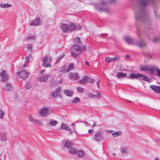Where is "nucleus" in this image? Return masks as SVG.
I'll list each match as a JSON object with an SVG mask.
<instances>
[{
    "label": "nucleus",
    "instance_id": "nucleus-9",
    "mask_svg": "<svg viewBox=\"0 0 160 160\" xmlns=\"http://www.w3.org/2000/svg\"><path fill=\"white\" fill-rule=\"evenodd\" d=\"M28 117L29 120L30 122L41 126L43 125V123L42 121L36 119L31 114H29Z\"/></svg>",
    "mask_w": 160,
    "mask_h": 160
},
{
    "label": "nucleus",
    "instance_id": "nucleus-46",
    "mask_svg": "<svg viewBox=\"0 0 160 160\" xmlns=\"http://www.w3.org/2000/svg\"><path fill=\"white\" fill-rule=\"evenodd\" d=\"M63 55H61L59 56L57 59V60L56 61V63H58L59 61H60V60L63 58Z\"/></svg>",
    "mask_w": 160,
    "mask_h": 160
},
{
    "label": "nucleus",
    "instance_id": "nucleus-61",
    "mask_svg": "<svg viewBox=\"0 0 160 160\" xmlns=\"http://www.w3.org/2000/svg\"><path fill=\"white\" fill-rule=\"evenodd\" d=\"M85 123L87 126H88V125H90V124L88 122H85Z\"/></svg>",
    "mask_w": 160,
    "mask_h": 160
},
{
    "label": "nucleus",
    "instance_id": "nucleus-20",
    "mask_svg": "<svg viewBox=\"0 0 160 160\" xmlns=\"http://www.w3.org/2000/svg\"><path fill=\"white\" fill-rule=\"evenodd\" d=\"M49 77V75L46 74L41 76L39 77V81L40 82H46L48 80Z\"/></svg>",
    "mask_w": 160,
    "mask_h": 160
},
{
    "label": "nucleus",
    "instance_id": "nucleus-23",
    "mask_svg": "<svg viewBox=\"0 0 160 160\" xmlns=\"http://www.w3.org/2000/svg\"><path fill=\"white\" fill-rule=\"evenodd\" d=\"M48 124L52 126H56L58 123V121L54 119H50L48 120Z\"/></svg>",
    "mask_w": 160,
    "mask_h": 160
},
{
    "label": "nucleus",
    "instance_id": "nucleus-3",
    "mask_svg": "<svg viewBox=\"0 0 160 160\" xmlns=\"http://www.w3.org/2000/svg\"><path fill=\"white\" fill-rule=\"evenodd\" d=\"M86 50V47L82 45L80 47L78 45H74L71 49V54L73 57H77L81 51H85Z\"/></svg>",
    "mask_w": 160,
    "mask_h": 160
},
{
    "label": "nucleus",
    "instance_id": "nucleus-18",
    "mask_svg": "<svg viewBox=\"0 0 160 160\" xmlns=\"http://www.w3.org/2000/svg\"><path fill=\"white\" fill-rule=\"evenodd\" d=\"M120 151L122 154L123 155H127L129 153V152L128 148L125 146H123L121 147Z\"/></svg>",
    "mask_w": 160,
    "mask_h": 160
},
{
    "label": "nucleus",
    "instance_id": "nucleus-58",
    "mask_svg": "<svg viewBox=\"0 0 160 160\" xmlns=\"http://www.w3.org/2000/svg\"><path fill=\"white\" fill-rule=\"evenodd\" d=\"M100 80H98V82H97V87L98 88H99V84L100 82Z\"/></svg>",
    "mask_w": 160,
    "mask_h": 160
},
{
    "label": "nucleus",
    "instance_id": "nucleus-35",
    "mask_svg": "<svg viewBox=\"0 0 160 160\" xmlns=\"http://www.w3.org/2000/svg\"><path fill=\"white\" fill-rule=\"evenodd\" d=\"M74 68V65L72 64H70L68 66V69L66 71V72H68Z\"/></svg>",
    "mask_w": 160,
    "mask_h": 160
},
{
    "label": "nucleus",
    "instance_id": "nucleus-22",
    "mask_svg": "<svg viewBox=\"0 0 160 160\" xmlns=\"http://www.w3.org/2000/svg\"><path fill=\"white\" fill-rule=\"evenodd\" d=\"M61 28L64 32H67L69 31V26L67 24H62L61 26Z\"/></svg>",
    "mask_w": 160,
    "mask_h": 160
},
{
    "label": "nucleus",
    "instance_id": "nucleus-15",
    "mask_svg": "<svg viewBox=\"0 0 160 160\" xmlns=\"http://www.w3.org/2000/svg\"><path fill=\"white\" fill-rule=\"evenodd\" d=\"M124 41L128 44H133L136 43V41L130 37H126L124 38Z\"/></svg>",
    "mask_w": 160,
    "mask_h": 160
},
{
    "label": "nucleus",
    "instance_id": "nucleus-37",
    "mask_svg": "<svg viewBox=\"0 0 160 160\" xmlns=\"http://www.w3.org/2000/svg\"><path fill=\"white\" fill-rule=\"evenodd\" d=\"M153 42L156 43L160 41V37H154L153 39H152Z\"/></svg>",
    "mask_w": 160,
    "mask_h": 160
},
{
    "label": "nucleus",
    "instance_id": "nucleus-43",
    "mask_svg": "<svg viewBox=\"0 0 160 160\" xmlns=\"http://www.w3.org/2000/svg\"><path fill=\"white\" fill-rule=\"evenodd\" d=\"M74 42L76 43H79L80 42V38H76L74 39Z\"/></svg>",
    "mask_w": 160,
    "mask_h": 160
},
{
    "label": "nucleus",
    "instance_id": "nucleus-56",
    "mask_svg": "<svg viewBox=\"0 0 160 160\" xmlns=\"http://www.w3.org/2000/svg\"><path fill=\"white\" fill-rule=\"evenodd\" d=\"M93 124L92 125V128H94V127H95L96 126V123L94 121H93Z\"/></svg>",
    "mask_w": 160,
    "mask_h": 160
},
{
    "label": "nucleus",
    "instance_id": "nucleus-45",
    "mask_svg": "<svg viewBox=\"0 0 160 160\" xmlns=\"http://www.w3.org/2000/svg\"><path fill=\"white\" fill-rule=\"evenodd\" d=\"M25 87L26 89H30L31 87V84L29 83H27L25 85Z\"/></svg>",
    "mask_w": 160,
    "mask_h": 160
},
{
    "label": "nucleus",
    "instance_id": "nucleus-63",
    "mask_svg": "<svg viewBox=\"0 0 160 160\" xmlns=\"http://www.w3.org/2000/svg\"><path fill=\"white\" fill-rule=\"evenodd\" d=\"M72 126H74L75 125V123H73L71 124Z\"/></svg>",
    "mask_w": 160,
    "mask_h": 160
},
{
    "label": "nucleus",
    "instance_id": "nucleus-25",
    "mask_svg": "<svg viewBox=\"0 0 160 160\" xmlns=\"http://www.w3.org/2000/svg\"><path fill=\"white\" fill-rule=\"evenodd\" d=\"M63 92L67 96L69 97H71L73 93L72 90H63Z\"/></svg>",
    "mask_w": 160,
    "mask_h": 160
},
{
    "label": "nucleus",
    "instance_id": "nucleus-8",
    "mask_svg": "<svg viewBox=\"0 0 160 160\" xmlns=\"http://www.w3.org/2000/svg\"><path fill=\"white\" fill-rule=\"evenodd\" d=\"M43 65L47 68H51L52 66L50 63L51 62V58L50 57H45L43 58Z\"/></svg>",
    "mask_w": 160,
    "mask_h": 160
},
{
    "label": "nucleus",
    "instance_id": "nucleus-27",
    "mask_svg": "<svg viewBox=\"0 0 160 160\" xmlns=\"http://www.w3.org/2000/svg\"><path fill=\"white\" fill-rule=\"evenodd\" d=\"M69 127L67 124L64 123H62L61 127L60 128V130H67L69 128Z\"/></svg>",
    "mask_w": 160,
    "mask_h": 160
},
{
    "label": "nucleus",
    "instance_id": "nucleus-49",
    "mask_svg": "<svg viewBox=\"0 0 160 160\" xmlns=\"http://www.w3.org/2000/svg\"><path fill=\"white\" fill-rule=\"evenodd\" d=\"M155 70H156L157 72V75L160 77V70L157 68H155Z\"/></svg>",
    "mask_w": 160,
    "mask_h": 160
},
{
    "label": "nucleus",
    "instance_id": "nucleus-4",
    "mask_svg": "<svg viewBox=\"0 0 160 160\" xmlns=\"http://www.w3.org/2000/svg\"><path fill=\"white\" fill-rule=\"evenodd\" d=\"M140 78H141V79L149 83H150L152 81L151 79L148 78L147 76L145 75H143L139 73H132L128 76V78L131 79H132L133 78L138 79Z\"/></svg>",
    "mask_w": 160,
    "mask_h": 160
},
{
    "label": "nucleus",
    "instance_id": "nucleus-34",
    "mask_svg": "<svg viewBox=\"0 0 160 160\" xmlns=\"http://www.w3.org/2000/svg\"><path fill=\"white\" fill-rule=\"evenodd\" d=\"M76 154L79 157H81L83 156L84 152L82 150H79L77 151Z\"/></svg>",
    "mask_w": 160,
    "mask_h": 160
},
{
    "label": "nucleus",
    "instance_id": "nucleus-40",
    "mask_svg": "<svg viewBox=\"0 0 160 160\" xmlns=\"http://www.w3.org/2000/svg\"><path fill=\"white\" fill-rule=\"evenodd\" d=\"M95 95L96 97H97V98H100L102 96L101 94L99 92H97Z\"/></svg>",
    "mask_w": 160,
    "mask_h": 160
},
{
    "label": "nucleus",
    "instance_id": "nucleus-7",
    "mask_svg": "<svg viewBox=\"0 0 160 160\" xmlns=\"http://www.w3.org/2000/svg\"><path fill=\"white\" fill-rule=\"evenodd\" d=\"M93 138L94 141L97 142L102 141L104 138L102 132L99 131L95 133L93 135Z\"/></svg>",
    "mask_w": 160,
    "mask_h": 160
},
{
    "label": "nucleus",
    "instance_id": "nucleus-51",
    "mask_svg": "<svg viewBox=\"0 0 160 160\" xmlns=\"http://www.w3.org/2000/svg\"><path fill=\"white\" fill-rule=\"evenodd\" d=\"M95 81V80L94 79H92L89 78V80H88V83H92L94 82Z\"/></svg>",
    "mask_w": 160,
    "mask_h": 160
},
{
    "label": "nucleus",
    "instance_id": "nucleus-39",
    "mask_svg": "<svg viewBox=\"0 0 160 160\" xmlns=\"http://www.w3.org/2000/svg\"><path fill=\"white\" fill-rule=\"evenodd\" d=\"M67 131H69V133L71 134H72V133L73 132H76V130L75 127H74V128L72 130H71L69 128L67 130Z\"/></svg>",
    "mask_w": 160,
    "mask_h": 160
},
{
    "label": "nucleus",
    "instance_id": "nucleus-6",
    "mask_svg": "<svg viewBox=\"0 0 160 160\" xmlns=\"http://www.w3.org/2000/svg\"><path fill=\"white\" fill-rule=\"evenodd\" d=\"M141 71L144 72L149 71L152 75H153L155 71V67H150L148 65L142 66L139 67Z\"/></svg>",
    "mask_w": 160,
    "mask_h": 160
},
{
    "label": "nucleus",
    "instance_id": "nucleus-54",
    "mask_svg": "<svg viewBox=\"0 0 160 160\" xmlns=\"http://www.w3.org/2000/svg\"><path fill=\"white\" fill-rule=\"evenodd\" d=\"M66 69V67L64 66H63L62 68H61V69L60 70V71L61 72H64Z\"/></svg>",
    "mask_w": 160,
    "mask_h": 160
},
{
    "label": "nucleus",
    "instance_id": "nucleus-64",
    "mask_svg": "<svg viewBox=\"0 0 160 160\" xmlns=\"http://www.w3.org/2000/svg\"><path fill=\"white\" fill-rule=\"evenodd\" d=\"M155 160H159L158 158H155Z\"/></svg>",
    "mask_w": 160,
    "mask_h": 160
},
{
    "label": "nucleus",
    "instance_id": "nucleus-36",
    "mask_svg": "<svg viewBox=\"0 0 160 160\" xmlns=\"http://www.w3.org/2000/svg\"><path fill=\"white\" fill-rule=\"evenodd\" d=\"M111 58L112 62H113L119 60L120 59V56L117 55Z\"/></svg>",
    "mask_w": 160,
    "mask_h": 160
},
{
    "label": "nucleus",
    "instance_id": "nucleus-10",
    "mask_svg": "<svg viewBox=\"0 0 160 160\" xmlns=\"http://www.w3.org/2000/svg\"><path fill=\"white\" fill-rule=\"evenodd\" d=\"M0 75L1 77V80L2 82H5L9 79V76L6 70H1L0 71Z\"/></svg>",
    "mask_w": 160,
    "mask_h": 160
},
{
    "label": "nucleus",
    "instance_id": "nucleus-32",
    "mask_svg": "<svg viewBox=\"0 0 160 160\" xmlns=\"http://www.w3.org/2000/svg\"><path fill=\"white\" fill-rule=\"evenodd\" d=\"M12 87L11 84L9 83H7L6 84V86L5 88V90L10 91L12 90Z\"/></svg>",
    "mask_w": 160,
    "mask_h": 160
},
{
    "label": "nucleus",
    "instance_id": "nucleus-12",
    "mask_svg": "<svg viewBox=\"0 0 160 160\" xmlns=\"http://www.w3.org/2000/svg\"><path fill=\"white\" fill-rule=\"evenodd\" d=\"M17 74L22 79H24L27 78L29 73L25 71H22L17 73Z\"/></svg>",
    "mask_w": 160,
    "mask_h": 160
},
{
    "label": "nucleus",
    "instance_id": "nucleus-30",
    "mask_svg": "<svg viewBox=\"0 0 160 160\" xmlns=\"http://www.w3.org/2000/svg\"><path fill=\"white\" fill-rule=\"evenodd\" d=\"M12 6L11 4H8L7 3L0 4V7L2 8H7Z\"/></svg>",
    "mask_w": 160,
    "mask_h": 160
},
{
    "label": "nucleus",
    "instance_id": "nucleus-55",
    "mask_svg": "<svg viewBox=\"0 0 160 160\" xmlns=\"http://www.w3.org/2000/svg\"><path fill=\"white\" fill-rule=\"evenodd\" d=\"M32 45L31 44H29L28 45V48L29 50H31L32 48Z\"/></svg>",
    "mask_w": 160,
    "mask_h": 160
},
{
    "label": "nucleus",
    "instance_id": "nucleus-59",
    "mask_svg": "<svg viewBox=\"0 0 160 160\" xmlns=\"http://www.w3.org/2000/svg\"><path fill=\"white\" fill-rule=\"evenodd\" d=\"M85 64L86 65L88 66L89 65V62L87 61H86L85 62Z\"/></svg>",
    "mask_w": 160,
    "mask_h": 160
},
{
    "label": "nucleus",
    "instance_id": "nucleus-13",
    "mask_svg": "<svg viewBox=\"0 0 160 160\" xmlns=\"http://www.w3.org/2000/svg\"><path fill=\"white\" fill-rule=\"evenodd\" d=\"M68 26L70 31H71L75 29L79 30L81 28V26L79 25L76 26L74 23H70Z\"/></svg>",
    "mask_w": 160,
    "mask_h": 160
},
{
    "label": "nucleus",
    "instance_id": "nucleus-42",
    "mask_svg": "<svg viewBox=\"0 0 160 160\" xmlns=\"http://www.w3.org/2000/svg\"><path fill=\"white\" fill-rule=\"evenodd\" d=\"M58 95L56 91L53 92L51 93V95L54 98L56 97Z\"/></svg>",
    "mask_w": 160,
    "mask_h": 160
},
{
    "label": "nucleus",
    "instance_id": "nucleus-1",
    "mask_svg": "<svg viewBox=\"0 0 160 160\" xmlns=\"http://www.w3.org/2000/svg\"><path fill=\"white\" fill-rule=\"evenodd\" d=\"M134 16L137 22H147L150 18L148 12L144 9L136 8L134 10Z\"/></svg>",
    "mask_w": 160,
    "mask_h": 160
},
{
    "label": "nucleus",
    "instance_id": "nucleus-48",
    "mask_svg": "<svg viewBox=\"0 0 160 160\" xmlns=\"http://www.w3.org/2000/svg\"><path fill=\"white\" fill-rule=\"evenodd\" d=\"M89 98H92L96 97L95 95L92 93L89 94L88 95Z\"/></svg>",
    "mask_w": 160,
    "mask_h": 160
},
{
    "label": "nucleus",
    "instance_id": "nucleus-14",
    "mask_svg": "<svg viewBox=\"0 0 160 160\" xmlns=\"http://www.w3.org/2000/svg\"><path fill=\"white\" fill-rule=\"evenodd\" d=\"M42 23V22L39 18H37L36 19L33 21L31 23H30V26H38L41 25Z\"/></svg>",
    "mask_w": 160,
    "mask_h": 160
},
{
    "label": "nucleus",
    "instance_id": "nucleus-21",
    "mask_svg": "<svg viewBox=\"0 0 160 160\" xmlns=\"http://www.w3.org/2000/svg\"><path fill=\"white\" fill-rule=\"evenodd\" d=\"M149 87L155 92L160 93V86L155 85H151Z\"/></svg>",
    "mask_w": 160,
    "mask_h": 160
},
{
    "label": "nucleus",
    "instance_id": "nucleus-19",
    "mask_svg": "<svg viewBox=\"0 0 160 160\" xmlns=\"http://www.w3.org/2000/svg\"><path fill=\"white\" fill-rule=\"evenodd\" d=\"M134 45L138 46L140 48H142L145 47L146 46V43L142 40H140L138 42L134 43Z\"/></svg>",
    "mask_w": 160,
    "mask_h": 160
},
{
    "label": "nucleus",
    "instance_id": "nucleus-52",
    "mask_svg": "<svg viewBox=\"0 0 160 160\" xmlns=\"http://www.w3.org/2000/svg\"><path fill=\"white\" fill-rule=\"evenodd\" d=\"M88 132L89 134H92L94 133V131L92 129H90L88 130Z\"/></svg>",
    "mask_w": 160,
    "mask_h": 160
},
{
    "label": "nucleus",
    "instance_id": "nucleus-57",
    "mask_svg": "<svg viewBox=\"0 0 160 160\" xmlns=\"http://www.w3.org/2000/svg\"><path fill=\"white\" fill-rule=\"evenodd\" d=\"M147 56L149 58H151L152 57L151 55L149 53L147 54Z\"/></svg>",
    "mask_w": 160,
    "mask_h": 160
},
{
    "label": "nucleus",
    "instance_id": "nucleus-47",
    "mask_svg": "<svg viewBox=\"0 0 160 160\" xmlns=\"http://www.w3.org/2000/svg\"><path fill=\"white\" fill-rule=\"evenodd\" d=\"M4 114L2 109L0 108V118H2Z\"/></svg>",
    "mask_w": 160,
    "mask_h": 160
},
{
    "label": "nucleus",
    "instance_id": "nucleus-33",
    "mask_svg": "<svg viewBox=\"0 0 160 160\" xmlns=\"http://www.w3.org/2000/svg\"><path fill=\"white\" fill-rule=\"evenodd\" d=\"M112 135L113 137H116L121 135V132L120 131L112 133Z\"/></svg>",
    "mask_w": 160,
    "mask_h": 160
},
{
    "label": "nucleus",
    "instance_id": "nucleus-31",
    "mask_svg": "<svg viewBox=\"0 0 160 160\" xmlns=\"http://www.w3.org/2000/svg\"><path fill=\"white\" fill-rule=\"evenodd\" d=\"M68 149L69 151V153L72 154H75L76 153V150L74 148H72L71 147Z\"/></svg>",
    "mask_w": 160,
    "mask_h": 160
},
{
    "label": "nucleus",
    "instance_id": "nucleus-11",
    "mask_svg": "<svg viewBox=\"0 0 160 160\" xmlns=\"http://www.w3.org/2000/svg\"><path fill=\"white\" fill-rule=\"evenodd\" d=\"M156 0H139V3L142 6H146L149 4H154Z\"/></svg>",
    "mask_w": 160,
    "mask_h": 160
},
{
    "label": "nucleus",
    "instance_id": "nucleus-28",
    "mask_svg": "<svg viewBox=\"0 0 160 160\" xmlns=\"http://www.w3.org/2000/svg\"><path fill=\"white\" fill-rule=\"evenodd\" d=\"M117 77L118 78H124L126 77L127 74L126 73H123L122 72H120L117 73Z\"/></svg>",
    "mask_w": 160,
    "mask_h": 160
},
{
    "label": "nucleus",
    "instance_id": "nucleus-17",
    "mask_svg": "<svg viewBox=\"0 0 160 160\" xmlns=\"http://www.w3.org/2000/svg\"><path fill=\"white\" fill-rule=\"evenodd\" d=\"M61 143L64 144L65 147L68 149L71 147L72 145V143L70 141L66 140H62Z\"/></svg>",
    "mask_w": 160,
    "mask_h": 160
},
{
    "label": "nucleus",
    "instance_id": "nucleus-5",
    "mask_svg": "<svg viewBox=\"0 0 160 160\" xmlns=\"http://www.w3.org/2000/svg\"><path fill=\"white\" fill-rule=\"evenodd\" d=\"M52 112V110L47 107L42 108L39 111L40 116L43 117H47Z\"/></svg>",
    "mask_w": 160,
    "mask_h": 160
},
{
    "label": "nucleus",
    "instance_id": "nucleus-2",
    "mask_svg": "<svg viewBox=\"0 0 160 160\" xmlns=\"http://www.w3.org/2000/svg\"><path fill=\"white\" fill-rule=\"evenodd\" d=\"M108 2H106L104 0H102L101 3L99 4L98 3L94 4V8L99 12H104L106 13H109L110 11V9L108 8L103 7L104 5H107L109 3L115 2L116 0H108Z\"/></svg>",
    "mask_w": 160,
    "mask_h": 160
},
{
    "label": "nucleus",
    "instance_id": "nucleus-53",
    "mask_svg": "<svg viewBox=\"0 0 160 160\" xmlns=\"http://www.w3.org/2000/svg\"><path fill=\"white\" fill-rule=\"evenodd\" d=\"M61 88H60V87L58 88L57 89L56 91V92H57L58 93V94H59L61 90Z\"/></svg>",
    "mask_w": 160,
    "mask_h": 160
},
{
    "label": "nucleus",
    "instance_id": "nucleus-62",
    "mask_svg": "<svg viewBox=\"0 0 160 160\" xmlns=\"http://www.w3.org/2000/svg\"><path fill=\"white\" fill-rule=\"evenodd\" d=\"M126 58H129L130 57V56L129 55H127L126 56Z\"/></svg>",
    "mask_w": 160,
    "mask_h": 160
},
{
    "label": "nucleus",
    "instance_id": "nucleus-26",
    "mask_svg": "<svg viewBox=\"0 0 160 160\" xmlns=\"http://www.w3.org/2000/svg\"><path fill=\"white\" fill-rule=\"evenodd\" d=\"M36 38V36L34 34H29L26 38L27 41H29L30 40H34Z\"/></svg>",
    "mask_w": 160,
    "mask_h": 160
},
{
    "label": "nucleus",
    "instance_id": "nucleus-60",
    "mask_svg": "<svg viewBox=\"0 0 160 160\" xmlns=\"http://www.w3.org/2000/svg\"><path fill=\"white\" fill-rule=\"evenodd\" d=\"M44 72V70H41L40 71V74H42Z\"/></svg>",
    "mask_w": 160,
    "mask_h": 160
},
{
    "label": "nucleus",
    "instance_id": "nucleus-50",
    "mask_svg": "<svg viewBox=\"0 0 160 160\" xmlns=\"http://www.w3.org/2000/svg\"><path fill=\"white\" fill-rule=\"evenodd\" d=\"M78 91L80 92H82L84 91V89L81 88H77Z\"/></svg>",
    "mask_w": 160,
    "mask_h": 160
},
{
    "label": "nucleus",
    "instance_id": "nucleus-41",
    "mask_svg": "<svg viewBox=\"0 0 160 160\" xmlns=\"http://www.w3.org/2000/svg\"><path fill=\"white\" fill-rule=\"evenodd\" d=\"M29 58L28 57H26V61H25V64L23 66V68H25L26 65L28 64V63L29 62Z\"/></svg>",
    "mask_w": 160,
    "mask_h": 160
},
{
    "label": "nucleus",
    "instance_id": "nucleus-44",
    "mask_svg": "<svg viewBox=\"0 0 160 160\" xmlns=\"http://www.w3.org/2000/svg\"><path fill=\"white\" fill-rule=\"evenodd\" d=\"M105 61H106V62H108V63H110V62H112V58H111L110 57H106L105 58Z\"/></svg>",
    "mask_w": 160,
    "mask_h": 160
},
{
    "label": "nucleus",
    "instance_id": "nucleus-38",
    "mask_svg": "<svg viewBox=\"0 0 160 160\" xmlns=\"http://www.w3.org/2000/svg\"><path fill=\"white\" fill-rule=\"evenodd\" d=\"M80 100V99L78 97H76L72 101V102L73 103H76L79 102Z\"/></svg>",
    "mask_w": 160,
    "mask_h": 160
},
{
    "label": "nucleus",
    "instance_id": "nucleus-24",
    "mask_svg": "<svg viewBox=\"0 0 160 160\" xmlns=\"http://www.w3.org/2000/svg\"><path fill=\"white\" fill-rule=\"evenodd\" d=\"M88 80L89 78L88 77L85 76L82 80L79 81V83L81 84H85L88 83Z\"/></svg>",
    "mask_w": 160,
    "mask_h": 160
},
{
    "label": "nucleus",
    "instance_id": "nucleus-16",
    "mask_svg": "<svg viewBox=\"0 0 160 160\" xmlns=\"http://www.w3.org/2000/svg\"><path fill=\"white\" fill-rule=\"evenodd\" d=\"M68 78L71 79L75 80L79 78V77L77 73H70L68 76Z\"/></svg>",
    "mask_w": 160,
    "mask_h": 160
},
{
    "label": "nucleus",
    "instance_id": "nucleus-29",
    "mask_svg": "<svg viewBox=\"0 0 160 160\" xmlns=\"http://www.w3.org/2000/svg\"><path fill=\"white\" fill-rule=\"evenodd\" d=\"M1 139L2 141H6L7 140L6 138V133L4 132L1 134Z\"/></svg>",
    "mask_w": 160,
    "mask_h": 160
}]
</instances>
